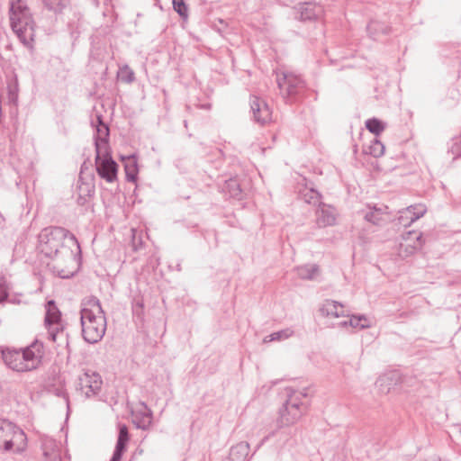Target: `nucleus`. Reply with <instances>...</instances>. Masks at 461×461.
Instances as JSON below:
<instances>
[{
  "label": "nucleus",
  "mask_w": 461,
  "mask_h": 461,
  "mask_svg": "<svg viewBox=\"0 0 461 461\" xmlns=\"http://www.w3.org/2000/svg\"><path fill=\"white\" fill-rule=\"evenodd\" d=\"M140 407L141 409L137 411V415L140 416V420L138 423V427L141 429H147L151 424L152 412L145 402H140Z\"/></svg>",
  "instance_id": "obj_23"
},
{
  "label": "nucleus",
  "mask_w": 461,
  "mask_h": 461,
  "mask_svg": "<svg viewBox=\"0 0 461 461\" xmlns=\"http://www.w3.org/2000/svg\"><path fill=\"white\" fill-rule=\"evenodd\" d=\"M365 152L374 158H379L384 153V146L379 140L374 139L366 149H365Z\"/></svg>",
  "instance_id": "obj_26"
},
{
  "label": "nucleus",
  "mask_w": 461,
  "mask_h": 461,
  "mask_svg": "<svg viewBox=\"0 0 461 461\" xmlns=\"http://www.w3.org/2000/svg\"><path fill=\"white\" fill-rule=\"evenodd\" d=\"M276 82L281 95L287 103L293 102L304 88V81L292 72H277Z\"/></svg>",
  "instance_id": "obj_8"
},
{
  "label": "nucleus",
  "mask_w": 461,
  "mask_h": 461,
  "mask_svg": "<svg viewBox=\"0 0 461 461\" xmlns=\"http://www.w3.org/2000/svg\"><path fill=\"white\" fill-rule=\"evenodd\" d=\"M249 451V445L247 442H240L230 450V461H244Z\"/></svg>",
  "instance_id": "obj_20"
},
{
  "label": "nucleus",
  "mask_w": 461,
  "mask_h": 461,
  "mask_svg": "<svg viewBox=\"0 0 461 461\" xmlns=\"http://www.w3.org/2000/svg\"><path fill=\"white\" fill-rule=\"evenodd\" d=\"M302 196L303 199L308 203L319 205V203H321L320 194L314 189L305 190V192L303 193Z\"/></svg>",
  "instance_id": "obj_32"
},
{
  "label": "nucleus",
  "mask_w": 461,
  "mask_h": 461,
  "mask_svg": "<svg viewBox=\"0 0 461 461\" xmlns=\"http://www.w3.org/2000/svg\"><path fill=\"white\" fill-rule=\"evenodd\" d=\"M66 402H67V404H68V408H69V406H68V399H66Z\"/></svg>",
  "instance_id": "obj_38"
},
{
  "label": "nucleus",
  "mask_w": 461,
  "mask_h": 461,
  "mask_svg": "<svg viewBox=\"0 0 461 461\" xmlns=\"http://www.w3.org/2000/svg\"><path fill=\"white\" fill-rule=\"evenodd\" d=\"M320 312L322 316L329 318L349 317L348 312L342 303L329 299L322 303Z\"/></svg>",
  "instance_id": "obj_15"
},
{
  "label": "nucleus",
  "mask_w": 461,
  "mask_h": 461,
  "mask_svg": "<svg viewBox=\"0 0 461 461\" xmlns=\"http://www.w3.org/2000/svg\"><path fill=\"white\" fill-rule=\"evenodd\" d=\"M103 384L99 374L94 371H86L80 375L77 379V389L86 397L90 398L98 394Z\"/></svg>",
  "instance_id": "obj_10"
},
{
  "label": "nucleus",
  "mask_w": 461,
  "mask_h": 461,
  "mask_svg": "<svg viewBox=\"0 0 461 461\" xmlns=\"http://www.w3.org/2000/svg\"><path fill=\"white\" fill-rule=\"evenodd\" d=\"M81 326L84 339L91 344L97 343L106 330V318L100 301L88 296L81 303Z\"/></svg>",
  "instance_id": "obj_2"
},
{
  "label": "nucleus",
  "mask_w": 461,
  "mask_h": 461,
  "mask_svg": "<svg viewBox=\"0 0 461 461\" xmlns=\"http://www.w3.org/2000/svg\"><path fill=\"white\" fill-rule=\"evenodd\" d=\"M250 107L256 122L265 125L271 121L272 112L264 100L253 96L250 100Z\"/></svg>",
  "instance_id": "obj_13"
},
{
  "label": "nucleus",
  "mask_w": 461,
  "mask_h": 461,
  "mask_svg": "<svg viewBox=\"0 0 461 461\" xmlns=\"http://www.w3.org/2000/svg\"><path fill=\"white\" fill-rule=\"evenodd\" d=\"M96 132L97 135L95 138V151H105V149H109L108 147V137H109V128L106 123H104L100 115L96 116Z\"/></svg>",
  "instance_id": "obj_16"
},
{
  "label": "nucleus",
  "mask_w": 461,
  "mask_h": 461,
  "mask_svg": "<svg viewBox=\"0 0 461 461\" xmlns=\"http://www.w3.org/2000/svg\"><path fill=\"white\" fill-rule=\"evenodd\" d=\"M387 209H388L387 206H381V207L374 206L372 208H369V211H367L364 214V219L366 221H369L375 225L382 224L383 222H384L386 221L385 217L388 213Z\"/></svg>",
  "instance_id": "obj_18"
},
{
  "label": "nucleus",
  "mask_w": 461,
  "mask_h": 461,
  "mask_svg": "<svg viewBox=\"0 0 461 461\" xmlns=\"http://www.w3.org/2000/svg\"><path fill=\"white\" fill-rule=\"evenodd\" d=\"M426 211V207L423 204L408 206L399 212L398 222L404 227L410 226L412 222L422 217Z\"/></svg>",
  "instance_id": "obj_14"
},
{
  "label": "nucleus",
  "mask_w": 461,
  "mask_h": 461,
  "mask_svg": "<svg viewBox=\"0 0 461 461\" xmlns=\"http://www.w3.org/2000/svg\"><path fill=\"white\" fill-rule=\"evenodd\" d=\"M117 77L118 79L127 84L132 83L135 80V74L128 65L120 67Z\"/></svg>",
  "instance_id": "obj_27"
},
{
  "label": "nucleus",
  "mask_w": 461,
  "mask_h": 461,
  "mask_svg": "<svg viewBox=\"0 0 461 461\" xmlns=\"http://www.w3.org/2000/svg\"><path fill=\"white\" fill-rule=\"evenodd\" d=\"M44 326L48 330L49 339L57 343L58 347H68V335L64 332L61 320V312L53 300L47 302L45 305Z\"/></svg>",
  "instance_id": "obj_6"
},
{
  "label": "nucleus",
  "mask_w": 461,
  "mask_h": 461,
  "mask_svg": "<svg viewBox=\"0 0 461 461\" xmlns=\"http://www.w3.org/2000/svg\"><path fill=\"white\" fill-rule=\"evenodd\" d=\"M129 441V432L126 425H121L115 449L110 461H120Z\"/></svg>",
  "instance_id": "obj_17"
},
{
  "label": "nucleus",
  "mask_w": 461,
  "mask_h": 461,
  "mask_svg": "<svg viewBox=\"0 0 461 461\" xmlns=\"http://www.w3.org/2000/svg\"><path fill=\"white\" fill-rule=\"evenodd\" d=\"M269 438V436H266L258 445L257 448H259L267 439Z\"/></svg>",
  "instance_id": "obj_37"
},
{
  "label": "nucleus",
  "mask_w": 461,
  "mask_h": 461,
  "mask_svg": "<svg viewBox=\"0 0 461 461\" xmlns=\"http://www.w3.org/2000/svg\"><path fill=\"white\" fill-rule=\"evenodd\" d=\"M95 167L98 176L108 183H113L117 179L118 165L109 154L105 151H95Z\"/></svg>",
  "instance_id": "obj_9"
},
{
  "label": "nucleus",
  "mask_w": 461,
  "mask_h": 461,
  "mask_svg": "<svg viewBox=\"0 0 461 461\" xmlns=\"http://www.w3.org/2000/svg\"><path fill=\"white\" fill-rule=\"evenodd\" d=\"M76 247L80 252V246L76 237L61 227H49L39 234V249L45 257L52 258L53 270L62 278L73 275L68 266L75 262V253L69 247Z\"/></svg>",
  "instance_id": "obj_1"
},
{
  "label": "nucleus",
  "mask_w": 461,
  "mask_h": 461,
  "mask_svg": "<svg viewBox=\"0 0 461 461\" xmlns=\"http://www.w3.org/2000/svg\"><path fill=\"white\" fill-rule=\"evenodd\" d=\"M225 191L233 198L240 199L241 195L240 185L237 179H230L225 183Z\"/></svg>",
  "instance_id": "obj_28"
},
{
  "label": "nucleus",
  "mask_w": 461,
  "mask_h": 461,
  "mask_svg": "<svg viewBox=\"0 0 461 461\" xmlns=\"http://www.w3.org/2000/svg\"><path fill=\"white\" fill-rule=\"evenodd\" d=\"M43 452L46 461H61L59 448L54 441L46 442L43 447Z\"/></svg>",
  "instance_id": "obj_22"
},
{
  "label": "nucleus",
  "mask_w": 461,
  "mask_h": 461,
  "mask_svg": "<svg viewBox=\"0 0 461 461\" xmlns=\"http://www.w3.org/2000/svg\"><path fill=\"white\" fill-rule=\"evenodd\" d=\"M402 239L403 242L399 249V255L402 258L409 257L422 248L423 239L420 232L408 231Z\"/></svg>",
  "instance_id": "obj_11"
},
{
  "label": "nucleus",
  "mask_w": 461,
  "mask_h": 461,
  "mask_svg": "<svg viewBox=\"0 0 461 461\" xmlns=\"http://www.w3.org/2000/svg\"><path fill=\"white\" fill-rule=\"evenodd\" d=\"M366 129L374 133L375 135H379L382 131H384L385 125L380 120L376 118L368 119L366 122Z\"/></svg>",
  "instance_id": "obj_30"
},
{
  "label": "nucleus",
  "mask_w": 461,
  "mask_h": 461,
  "mask_svg": "<svg viewBox=\"0 0 461 461\" xmlns=\"http://www.w3.org/2000/svg\"><path fill=\"white\" fill-rule=\"evenodd\" d=\"M316 224L320 228L334 226L337 222L338 212L335 207L319 203L315 212Z\"/></svg>",
  "instance_id": "obj_12"
},
{
  "label": "nucleus",
  "mask_w": 461,
  "mask_h": 461,
  "mask_svg": "<svg viewBox=\"0 0 461 461\" xmlns=\"http://www.w3.org/2000/svg\"><path fill=\"white\" fill-rule=\"evenodd\" d=\"M26 436L12 422L0 419V448L21 452L26 447Z\"/></svg>",
  "instance_id": "obj_7"
},
{
  "label": "nucleus",
  "mask_w": 461,
  "mask_h": 461,
  "mask_svg": "<svg viewBox=\"0 0 461 461\" xmlns=\"http://www.w3.org/2000/svg\"><path fill=\"white\" fill-rule=\"evenodd\" d=\"M339 328H347L348 326L355 329H366L371 326L370 321L365 315H351L348 320L337 323Z\"/></svg>",
  "instance_id": "obj_19"
},
{
  "label": "nucleus",
  "mask_w": 461,
  "mask_h": 461,
  "mask_svg": "<svg viewBox=\"0 0 461 461\" xmlns=\"http://www.w3.org/2000/svg\"><path fill=\"white\" fill-rule=\"evenodd\" d=\"M321 13L320 6H315L311 4H305L301 8V18L303 20H312L317 18Z\"/></svg>",
  "instance_id": "obj_25"
},
{
  "label": "nucleus",
  "mask_w": 461,
  "mask_h": 461,
  "mask_svg": "<svg viewBox=\"0 0 461 461\" xmlns=\"http://www.w3.org/2000/svg\"><path fill=\"white\" fill-rule=\"evenodd\" d=\"M293 334H294V330L290 328H286L285 330H278L276 332H273L269 336L266 337L264 339V342L284 340V339L290 338Z\"/></svg>",
  "instance_id": "obj_29"
},
{
  "label": "nucleus",
  "mask_w": 461,
  "mask_h": 461,
  "mask_svg": "<svg viewBox=\"0 0 461 461\" xmlns=\"http://www.w3.org/2000/svg\"><path fill=\"white\" fill-rule=\"evenodd\" d=\"M10 22L14 32L28 49H33L35 23L29 8L22 0H12Z\"/></svg>",
  "instance_id": "obj_4"
},
{
  "label": "nucleus",
  "mask_w": 461,
  "mask_h": 461,
  "mask_svg": "<svg viewBox=\"0 0 461 461\" xmlns=\"http://www.w3.org/2000/svg\"><path fill=\"white\" fill-rule=\"evenodd\" d=\"M394 375H384L380 376L376 381V385L380 388L382 392L388 393L390 391V387H388L386 390L383 388L384 384H390L388 382L393 380V376Z\"/></svg>",
  "instance_id": "obj_35"
},
{
  "label": "nucleus",
  "mask_w": 461,
  "mask_h": 461,
  "mask_svg": "<svg viewBox=\"0 0 461 461\" xmlns=\"http://www.w3.org/2000/svg\"><path fill=\"white\" fill-rule=\"evenodd\" d=\"M297 276L305 280H314L320 274V268L317 265L307 264L296 268Z\"/></svg>",
  "instance_id": "obj_21"
},
{
  "label": "nucleus",
  "mask_w": 461,
  "mask_h": 461,
  "mask_svg": "<svg viewBox=\"0 0 461 461\" xmlns=\"http://www.w3.org/2000/svg\"><path fill=\"white\" fill-rule=\"evenodd\" d=\"M287 399L279 411L280 426H290L296 423L306 411L303 399L309 396L308 389L297 390L293 387L285 389Z\"/></svg>",
  "instance_id": "obj_5"
},
{
  "label": "nucleus",
  "mask_w": 461,
  "mask_h": 461,
  "mask_svg": "<svg viewBox=\"0 0 461 461\" xmlns=\"http://www.w3.org/2000/svg\"><path fill=\"white\" fill-rule=\"evenodd\" d=\"M379 29H381L384 33L387 32L385 29L381 27V24L378 22L373 21L367 25V31L371 34L375 33Z\"/></svg>",
  "instance_id": "obj_36"
},
{
  "label": "nucleus",
  "mask_w": 461,
  "mask_h": 461,
  "mask_svg": "<svg viewBox=\"0 0 461 461\" xmlns=\"http://www.w3.org/2000/svg\"><path fill=\"white\" fill-rule=\"evenodd\" d=\"M43 356V344L38 340L21 349L2 350L5 364L16 372H29L36 369L41 365Z\"/></svg>",
  "instance_id": "obj_3"
},
{
  "label": "nucleus",
  "mask_w": 461,
  "mask_h": 461,
  "mask_svg": "<svg viewBox=\"0 0 461 461\" xmlns=\"http://www.w3.org/2000/svg\"><path fill=\"white\" fill-rule=\"evenodd\" d=\"M44 5L55 13L60 12L68 3V0H42Z\"/></svg>",
  "instance_id": "obj_31"
},
{
  "label": "nucleus",
  "mask_w": 461,
  "mask_h": 461,
  "mask_svg": "<svg viewBox=\"0 0 461 461\" xmlns=\"http://www.w3.org/2000/svg\"><path fill=\"white\" fill-rule=\"evenodd\" d=\"M174 10L183 18H187L188 8L184 0H173Z\"/></svg>",
  "instance_id": "obj_33"
},
{
  "label": "nucleus",
  "mask_w": 461,
  "mask_h": 461,
  "mask_svg": "<svg viewBox=\"0 0 461 461\" xmlns=\"http://www.w3.org/2000/svg\"><path fill=\"white\" fill-rule=\"evenodd\" d=\"M124 169L126 173L127 180L130 182H135L138 174L137 161L133 156L129 157L124 164Z\"/></svg>",
  "instance_id": "obj_24"
},
{
  "label": "nucleus",
  "mask_w": 461,
  "mask_h": 461,
  "mask_svg": "<svg viewBox=\"0 0 461 461\" xmlns=\"http://www.w3.org/2000/svg\"><path fill=\"white\" fill-rule=\"evenodd\" d=\"M454 157L453 159H456L461 157V138H456L453 140V143L448 149Z\"/></svg>",
  "instance_id": "obj_34"
}]
</instances>
